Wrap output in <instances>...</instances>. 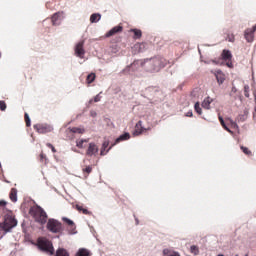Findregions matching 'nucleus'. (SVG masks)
<instances>
[{
	"label": "nucleus",
	"mask_w": 256,
	"mask_h": 256,
	"mask_svg": "<svg viewBox=\"0 0 256 256\" xmlns=\"http://www.w3.org/2000/svg\"><path fill=\"white\" fill-rule=\"evenodd\" d=\"M29 215L33 217L36 223H40V225H45V223H47V212H45L39 205L32 206L29 210Z\"/></svg>",
	"instance_id": "nucleus-1"
},
{
	"label": "nucleus",
	"mask_w": 256,
	"mask_h": 256,
	"mask_svg": "<svg viewBox=\"0 0 256 256\" xmlns=\"http://www.w3.org/2000/svg\"><path fill=\"white\" fill-rule=\"evenodd\" d=\"M14 227H17V219L13 216V212L8 211V213L4 215V221L0 223V230L9 233Z\"/></svg>",
	"instance_id": "nucleus-2"
},
{
	"label": "nucleus",
	"mask_w": 256,
	"mask_h": 256,
	"mask_svg": "<svg viewBox=\"0 0 256 256\" xmlns=\"http://www.w3.org/2000/svg\"><path fill=\"white\" fill-rule=\"evenodd\" d=\"M37 247L40 251L43 253H46L47 255H54L55 248H53V243L47 239V238H38L37 240Z\"/></svg>",
	"instance_id": "nucleus-3"
},
{
	"label": "nucleus",
	"mask_w": 256,
	"mask_h": 256,
	"mask_svg": "<svg viewBox=\"0 0 256 256\" xmlns=\"http://www.w3.org/2000/svg\"><path fill=\"white\" fill-rule=\"evenodd\" d=\"M47 229L50 233H61L63 231V224L56 219H49L47 222Z\"/></svg>",
	"instance_id": "nucleus-4"
},
{
	"label": "nucleus",
	"mask_w": 256,
	"mask_h": 256,
	"mask_svg": "<svg viewBox=\"0 0 256 256\" xmlns=\"http://www.w3.org/2000/svg\"><path fill=\"white\" fill-rule=\"evenodd\" d=\"M74 53L76 57H79L80 59H84L85 57V40H81L78 42L74 48Z\"/></svg>",
	"instance_id": "nucleus-5"
},
{
	"label": "nucleus",
	"mask_w": 256,
	"mask_h": 256,
	"mask_svg": "<svg viewBox=\"0 0 256 256\" xmlns=\"http://www.w3.org/2000/svg\"><path fill=\"white\" fill-rule=\"evenodd\" d=\"M221 59L225 65H233V54L231 50L224 49L221 53Z\"/></svg>",
	"instance_id": "nucleus-6"
},
{
	"label": "nucleus",
	"mask_w": 256,
	"mask_h": 256,
	"mask_svg": "<svg viewBox=\"0 0 256 256\" xmlns=\"http://www.w3.org/2000/svg\"><path fill=\"white\" fill-rule=\"evenodd\" d=\"M35 131L40 134H45V133H51L53 131V126L49 124H36L34 125Z\"/></svg>",
	"instance_id": "nucleus-7"
},
{
	"label": "nucleus",
	"mask_w": 256,
	"mask_h": 256,
	"mask_svg": "<svg viewBox=\"0 0 256 256\" xmlns=\"http://www.w3.org/2000/svg\"><path fill=\"white\" fill-rule=\"evenodd\" d=\"M256 31V24L252 28L245 30L244 37L248 43H253L254 33Z\"/></svg>",
	"instance_id": "nucleus-8"
},
{
	"label": "nucleus",
	"mask_w": 256,
	"mask_h": 256,
	"mask_svg": "<svg viewBox=\"0 0 256 256\" xmlns=\"http://www.w3.org/2000/svg\"><path fill=\"white\" fill-rule=\"evenodd\" d=\"M63 221H64V223H66L68 225V231H69L70 235H75V233H77V231H76L77 226L75 225V222H73L69 218H63Z\"/></svg>",
	"instance_id": "nucleus-9"
},
{
	"label": "nucleus",
	"mask_w": 256,
	"mask_h": 256,
	"mask_svg": "<svg viewBox=\"0 0 256 256\" xmlns=\"http://www.w3.org/2000/svg\"><path fill=\"white\" fill-rule=\"evenodd\" d=\"M96 153H99V147H97L96 143H90L86 151V155H88L89 157H93V155H95Z\"/></svg>",
	"instance_id": "nucleus-10"
},
{
	"label": "nucleus",
	"mask_w": 256,
	"mask_h": 256,
	"mask_svg": "<svg viewBox=\"0 0 256 256\" xmlns=\"http://www.w3.org/2000/svg\"><path fill=\"white\" fill-rule=\"evenodd\" d=\"M123 32V26L118 25L113 27L110 31L106 33V37H113V35H117V33H122Z\"/></svg>",
	"instance_id": "nucleus-11"
},
{
	"label": "nucleus",
	"mask_w": 256,
	"mask_h": 256,
	"mask_svg": "<svg viewBox=\"0 0 256 256\" xmlns=\"http://www.w3.org/2000/svg\"><path fill=\"white\" fill-rule=\"evenodd\" d=\"M214 75L219 85H223V83H225V73H223L221 70H216Z\"/></svg>",
	"instance_id": "nucleus-12"
},
{
	"label": "nucleus",
	"mask_w": 256,
	"mask_h": 256,
	"mask_svg": "<svg viewBox=\"0 0 256 256\" xmlns=\"http://www.w3.org/2000/svg\"><path fill=\"white\" fill-rule=\"evenodd\" d=\"M143 131H147V129H145L143 127V121H138V123L135 125V130H134V135L135 136H139L143 133Z\"/></svg>",
	"instance_id": "nucleus-13"
},
{
	"label": "nucleus",
	"mask_w": 256,
	"mask_h": 256,
	"mask_svg": "<svg viewBox=\"0 0 256 256\" xmlns=\"http://www.w3.org/2000/svg\"><path fill=\"white\" fill-rule=\"evenodd\" d=\"M75 210L79 211V213H82L83 215H93V212L89 211L87 208L83 207V205L76 204Z\"/></svg>",
	"instance_id": "nucleus-14"
},
{
	"label": "nucleus",
	"mask_w": 256,
	"mask_h": 256,
	"mask_svg": "<svg viewBox=\"0 0 256 256\" xmlns=\"http://www.w3.org/2000/svg\"><path fill=\"white\" fill-rule=\"evenodd\" d=\"M211 103H213V99L211 97H207L202 102L203 109H211Z\"/></svg>",
	"instance_id": "nucleus-15"
},
{
	"label": "nucleus",
	"mask_w": 256,
	"mask_h": 256,
	"mask_svg": "<svg viewBox=\"0 0 256 256\" xmlns=\"http://www.w3.org/2000/svg\"><path fill=\"white\" fill-rule=\"evenodd\" d=\"M82 172L85 179H87L89 177V174L93 172V166H85L84 168H82Z\"/></svg>",
	"instance_id": "nucleus-16"
},
{
	"label": "nucleus",
	"mask_w": 256,
	"mask_h": 256,
	"mask_svg": "<svg viewBox=\"0 0 256 256\" xmlns=\"http://www.w3.org/2000/svg\"><path fill=\"white\" fill-rule=\"evenodd\" d=\"M130 33H134L133 39H141L143 32L140 29H130Z\"/></svg>",
	"instance_id": "nucleus-17"
},
{
	"label": "nucleus",
	"mask_w": 256,
	"mask_h": 256,
	"mask_svg": "<svg viewBox=\"0 0 256 256\" xmlns=\"http://www.w3.org/2000/svg\"><path fill=\"white\" fill-rule=\"evenodd\" d=\"M9 197L13 203H17V190L15 188L11 189Z\"/></svg>",
	"instance_id": "nucleus-18"
},
{
	"label": "nucleus",
	"mask_w": 256,
	"mask_h": 256,
	"mask_svg": "<svg viewBox=\"0 0 256 256\" xmlns=\"http://www.w3.org/2000/svg\"><path fill=\"white\" fill-rule=\"evenodd\" d=\"M129 139H131V135L129 133H124L116 139V143H121V141H127Z\"/></svg>",
	"instance_id": "nucleus-19"
},
{
	"label": "nucleus",
	"mask_w": 256,
	"mask_h": 256,
	"mask_svg": "<svg viewBox=\"0 0 256 256\" xmlns=\"http://www.w3.org/2000/svg\"><path fill=\"white\" fill-rule=\"evenodd\" d=\"M163 255H164V256H181V255L179 254V252H175V251L169 250V249H164V250H163Z\"/></svg>",
	"instance_id": "nucleus-20"
},
{
	"label": "nucleus",
	"mask_w": 256,
	"mask_h": 256,
	"mask_svg": "<svg viewBox=\"0 0 256 256\" xmlns=\"http://www.w3.org/2000/svg\"><path fill=\"white\" fill-rule=\"evenodd\" d=\"M240 149L244 155H247V157H253V152H251L248 147L240 146Z\"/></svg>",
	"instance_id": "nucleus-21"
},
{
	"label": "nucleus",
	"mask_w": 256,
	"mask_h": 256,
	"mask_svg": "<svg viewBox=\"0 0 256 256\" xmlns=\"http://www.w3.org/2000/svg\"><path fill=\"white\" fill-rule=\"evenodd\" d=\"M85 143H88V140L84 139V140H77L76 141V147H78V149H85Z\"/></svg>",
	"instance_id": "nucleus-22"
},
{
	"label": "nucleus",
	"mask_w": 256,
	"mask_h": 256,
	"mask_svg": "<svg viewBox=\"0 0 256 256\" xmlns=\"http://www.w3.org/2000/svg\"><path fill=\"white\" fill-rule=\"evenodd\" d=\"M56 256H69V252H67V250H65L64 248H59L56 251Z\"/></svg>",
	"instance_id": "nucleus-23"
},
{
	"label": "nucleus",
	"mask_w": 256,
	"mask_h": 256,
	"mask_svg": "<svg viewBox=\"0 0 256 256\" xmlns=\"http://www.w3.org/2000/svg\"><path fill=\"white\" fill-rule=\"evenodd\" d=\"M59 17H61L60 12H57V13L53 14V16H52V25H57V23L59 21Z\"/></svg>",
	"instance_id": "nucleus-24"
},
{
	"label": "nucleus",
	"mask_w": 256,
	"mask_h": 256,
	"mask_svg": "<svg viewBox=\"0 0 256 256\" xmlns=\"http://www.w3.org/2000/svg\"><path fill=\"white\" fill-rule=\"evenodd\" d=\"M101 19V14H92L90 16V22L91 23H97Z\"/></svg>",
	"instance_id": "nucleus-25"
},
{
	"label": "nucleus",
	"mask_w": 256,
	"mask_h": 256,
	"mask_svg": "<svg viewBox=\"0 0 256 256\" xmlns=\"http://www.w3.org/2000/svg\"><path fill=\"white\" fill-rule=\"evenodd\" d=\"M70 131L71 133H78L79 135H83V133H85V129L77 127L71 128Z\"/></svg>",
	"instance_id": "nucleus-26"
},
{
	"label": "nucleus",
	"mask_w": 256,
	"mask_h": 256,
	"mask_svg": "<svg viewBox=\"0 0 256 256\" xmlns=\"http://www.w3.org/2000/svg\"><path fill=\"white\" fill-rule=\"evenodd\" d=\"M194 109H195V111H196V113L198 115H202L203 114V110L201 109V105L199 104V102L195 103Z\"/></svg>",
	"instance_id": "nucleus-27"
},
{
	"label": "nucleus",
	"mask_w": 256,
	"mask_h": 256,
	"mask_svg": "<svg viewBox=\"0 0 256 256\" xmlns=\"http://www.w3.org/2000/svg\"><path fill=\"white\" fill-rule=\"evenodd\" d=\"M78 256H89V250L85 249V248H81L78 253Z\"/></svg>",
	"instance_id": "nucleus-28"
},
{
	"label": "nucleus",
	"mask_w": 256,
	"mask_h": 256,
	"mask_svg": "<svg viewBox=\"0 0 256 256\" xmlns=\"http://www.w3.org/2000/svg\"><path fill=\"white\" fill-rule=\"evenodd\" d=\"M190 253H192V255H199V247L192 245L190 247Z\"/></svg>",
	"instance_id": "nucleus-29"
},
{
	"label": "nucleus",
	"mask_w": 256,
	"mask_h": 256,
	"mask_svg": "<svg viewBox=\"0 0 256 256\" xmlns=\"http://www.w3.org/2000/svg\"><path fill=\"white\" fill-rule=\"evenodd\" d=\"M95 77V73L89 74L86 78L87 83H93V81H95Z\"/></svg>",
	"instance_id": "nucleus-30"
},
{
	"label": "nucleus",
	"mask_w": 256,
	"mask_h": 256,
	"mask_svg": "<svg viewBox=\"0 0 256 256\" xmlns=\"http://www.w3.org/2000/svg\"><path fill=\"white\" fill-rule=\"evenodd\" d=\"M24 119H25L26 127H31V118H29V114L25 113Z\"/></svg>",
	"instance_id": "nucleus-31"
},
{
	"label": "nucleus",
	"mask_w": 256,
	"mask_h": 256,
	"mask_svg": "<svg viewBox=\"0 0 256 256\" xmlns=\"http://www.w3.org/2000/svg\"><path fill=\"white\" fill-rule=\"evenodd\" d=\"M109 147V141H104L102 144L101 155H105L104 151Z\"/></svg>",
	"instance_id": "nucleus-32"
},
{
	"label": "nucleus",
	"mask_w": 256,
	"mask_h": 256,
	"mask_svg": "<svg viewBox=\"0 0 256 256\" xmlns=\"http://www.w3.org/2000/svg\"><path fill=\"white\" fill-rule=\"evenodd\" d=\"M226 41H229V43H235V35L233 34H228Z\"/></svg>",
	"instance_id": "nucleus-33"
},
{
	"label": "nucleus",
	"mask_w": 256,
	"mask_h": 256,
	"mask_svg": "<svg viewBox=\"0 0 256 256\" xmlns=\"http://www.w3.org/2000/svg\"><path fill=\"white\" fill-rule=\"evenodd\" d=\"M247 115H249V112L245 111L243 115L238 117L239 121H245L247 119Z\"/></svg>",
	"instance_id": "nucleus-34"
},
{
	"label": "nucleus",
	"mask_w": 256,
	"mask_h": 256,
	"mask_svg": "<svg viewBox=\"0 0 256 256\" xmlns=\"http://www.w3.org/2000/svg\"><path fill=\"white\" fill-rule=\"evenodd\" d=\"M46 147H49V149H51L52 153H57V149H55V146H53V144L47 143Z\"/></svg>",
	"instance_id": "nucleus-35"
},
{
	"label": "nucleus",
	"mask_w": 256,
	"mask_h": 256,
	"mask_svg": "<svg viewBox=\"0 0 256 256\" xmlns=\"http://www.w3.org/2000/svg\"><path fill=\"white\" fill-rule=\"evenodd\" d=\"M5 109H7V104L5 101H0V110L5 111Z\"/></svg>",
	"instance_id": "nucleus-36"
},
{
	"label": "nucleus",
	"mask_w": 256,
	"mask_h": 256,
	"mask_svg": "<svg viewBox=\"0 0 256 256\" xmlns=\"http://www.w3.org/2000/svg\"><path fill=\"white\" fill-rule=\"evenodd\" d=\"M218 119L223 127V129H225L227 127V124H225V120H223V117L221 116H218Z\"/></svg>",
	"instance_id": "nucleus-37"
},
{
	"label": "nucleus",
	"mask_w": 256,
	"mask_h": 256,
	"mask_svg": "<svg viewBox=\"0 0 256 256\" xmlns=\"http://www.w3.org/2000/svg\"><path fill=\"white\" fill-rule=\"evenodd\" d=\"M244 95L249 97V85L244 86Z\"/></svg>",
	"instance_id": "nucleus-38"
},
{
	"label": "nucleus",
	"mask_w": 256,
	"mask_h": 256,
	"mask_svg": "<svg viewBox=\"0 0 256 256\" xmlns=\"http://www.w3.org/2000/svg\"><path fill=\"white\" fill-rule=\"evenodd\" d=\"M6 206H7V201H5V200H0V207H2L3 209H5Z\"/></svg>",
	"instance_id": "nucleus-39"
},
{
	"label": "nucleus",
	"mask_w": 256,
	"mask_h": 256,
	"mask_svg": "<svg viewBox=\"0 0 256 256\" xmlns=\"http://www.w3.org/2000/svg\"><path fill=\"white\" fill-rule=\"evenodd\" d=\"M99 101H101V96L99 94H97L95 97H94V103H99Z\"/></svg>",
	"instance_id": "nucleus-40"
},
{
	"label": "nucleus",
	"mask_w": 256,
	"mask_h": 256,
	"mask_svg": "<svg viewBox=\"0 0 256 256\" xmlns=\"http://www.w3.org/2000/svg\"><path fill=\"white\" fill-rule=\"evenodd\" d=\"M186 117H193V112H191V111L187 112Z\"/></svg>",
	"instance_id": "nucleus-41"
},
{
	"label": "nucleus",
	"mask_w": 256,
	"mask_h": 256,
	"mask_svg": "<svg viewBox=\"0 0 256 256\" xmlns=\"http://www.w3.org/2000/svg\"><path fill=\"white\" fill-rule=\"evenodd\" d=\"M40 159H41V161H43V159H46V156H45V154H40Z\"/></svg>",
	"instance_id": "nucleus-42"
},
{
	"label": "nucleus",
	"mask_w": 256,
	"mask_h": 256,
	"mask_svg": "<svg viewBox=\"0 0 256 256\" xmlns=\"http://www.w3.org/2000/svg\"><path fill=\"white\" fill-rule=\"evenodd\" d=\"M224 129H225V131H228V133H233V131H231V129H229V127H227V126Z\"/></svg>",
	"instance_id": "nucleus-43"
},
{
	"label": "nucleus",
	"mask_w": 256,
	"mask_h": 256,
	"mask_svg": "<svg viewBox=\"0 0 256 256\" xmlns=\"http://www.w3.org/2000/svg\"><path fill=\"white\" fill-rule=\"evenodd\" d=\"M228 121H230V123H231L232 125H235V122H233V120L228 119Z\"/></svg>",
	"instance_id": "nucleus-44"
},
{
	"label": "nucleus",
	"mask_w": 256,
	"mask_h": 256,
	"mask_svg": "<svg viewBox=\"0 0 256 256\" xmlns=\"http://www.w3.org/2000/svg\"><path fill=\"white\" fill-rule=\"evenodd\" d=\"M113 145H117V143L115 142L114 144H112V146H110V148H109V149H111V147H113Z\"/></svg>",
	"instance_id": "nucleus-45"
},
{
	"label": "nucleus",
	"mask_w": 256,
	"mask_h": 256,
	"mask_svg": "<svg viewBox=\"0 0 256 256\" xmlns=\"http://www.w3.org/2000/svg\"><path fill=\"white\" fill-rule=\"evenodd\" d=\"M113 145H117V143L115 142L114 144H112V146H110V148H109V149H111V147H113Z\"/></svg>",
	"instance_id": "nucleus-46"
},
{
	"label": "nucleus",
	"mask_w": 256,
	"mask_h": 256,
	"mask_svg": "<svg viewBox=\"0 0 256 256\" xmlns=\"http://www.w3.org/2000/svg\"><path fill=\"white\" fill-rule=\"evenodd\" d=\"M113 145H117V143L115 142L114 144H112V146H110V148H109V149H111V147H113Z\"/></svg>",
	"instance_id": "nucleus-47"
},
{
	"label": "nucleus",
	"mask_w": 256,
	"mask_h": 256,
	"mask_svg": "<svg viewBox=\"0 0 256 256\" xmlns=\"http://www.w3.org/2000/svg\"><path fill=\"white\" fill-rule=\"evenodd\" d=\"M113 145H117V143L115 142L114 144H112V146H110V148H109V149H111V147H113Z\"/></svg>",
	"instance_id": "nucleus-48"
},
{
	"label": "nucleus",
	"mask_w": 256,
	"mask_h": 256,
	"mask_svg": "<svg viewBox=\"0 0 256 256\" xmlns=\"http://www.w3.org/2000/svg\"><path fill=\"white\" fill-rule=\"evenodd\" d=\"M228 67H230V69H231V68H233V65H228Z\"/></svg>",
	"instance_id": "nucleus-49"
},
{
	"label": "nucleus",
	"mask_w": 256,
	"mask_h": 256,
	"mask_svg": "<svg viewBox=\"0 0 256 256\" xmlns=\"http://www.w3.org/2000/svg\"><path fill=\"white\" fill-rule=\"evenodd\" d=\"M130 68H131V66H128V67H127V69H130Z\"/></svg>",
	"instance_id": "nucleus-50"
},
{
	"label": "nucleus",
	"mask_w": 256,
	"mask_h": 256,
	"mask_svg": "<svg viewBox=\"0 0 256 256\" xmlns=\"http://www.w3.org/2000/svg\"><path fill=\"white\" fill-rule=\"evenodd\" d=\"M90 103H93V100H90Z\"/></svg>",
	"instance_id": "nucleus-51"
},
{
	"label": "nucleus",
	"mask_w": 256,
	"mask_h": 256,
	"mask_svg": "<svg viewBox=\"0 0 256 256\" xmlns=\"http://www.w3.org/2000/svg\"><path fill=\"white\" fill-rule=\"evenodd\" d=\"M0 167H1V163H0Z\"/></svg>",
	"instance_id": "nucleus-52"
}]
</instances>
